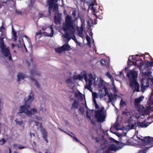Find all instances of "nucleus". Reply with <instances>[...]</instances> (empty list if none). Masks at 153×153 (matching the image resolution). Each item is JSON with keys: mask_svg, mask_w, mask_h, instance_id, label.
I'll use <instances>...</instances> for the list:
<instances>
[{"mask_svg": "<svg viewBox=\"0 0 153 153\" xmlns=\"http://www.w3.org/2000/svg\"><path fill=\"white\" fill-rule=\"evenodd\" d=\"M123 114H124V115L128 117V118H129V119L127 120V122L128 123V125L126 127L123 126L122 128V130H123L124 132L128 131L129 128L132 129L134 128L135 125H136V124H137L138 126L143 128L146 127L148 126L147 123H144L141 122H138V123H134V121L132 120V119H131L132 117V115L133 117H134L137 119L139 118V115L138 113L135 114L134 111L131 112L130 111L127 110L123 111Z\"/></svg>", "mask_w": 153, "mask_h": 153, "instance_id": "1", "label": "nucleus"}, {"mask_svg": "<svg viewBox=\"0 0 153 153\" xmlns=\"http://www.w3.org/2000/svg\"><path fill=\"white\" fill-rule=\"evenodd\" d=\"M72 17L71 16L67 15L65 18V22L63 24V28L65 33L63 35L65 38H67L69 35L68 31L69 30L73 32L75 30L74 24L75 21L72 19Z\"/></svg>", "mask_w": 153, "mask_h": 153, "instance_id": "2", "label": "nucleus"}, {"mask_svg": "<svg viewBox=\"0 0 153 153\" xmlns=\"http://www.w3.org/2000/svg\"><path fill=\"white\" fill-rule=\"evenodd\" d=\"M77 91L78 92L74 93V97L77 98V100H74L73 98L71 97V96H70L69 97L71 100H74L72 105H86L85 100L83 98L82 94L79 91Z\"/></svg>", "mask_w": 153, "mask_h": 153, "instance_id": "3", "label": "nucleus"}, {"mask_svg": "<svg viewBox=\"0 0 153 153\" xmlns=\"http://www.w3.org/2000/svg\"><path fill=\"white\" fill-rule=\"evenodd\" d=\"M100 106H95L96 109L95 111V117L97 119V121L99 122H102L104 121L106 117L105 111L103 107H100Z\"/></svg>", "mask_w": 153, "mask_h": 153, "instance_id": "4", "label": "nucleus"}, {"mask_svg": "<svg viewBox=\"0 0 153 153\" xmlns=\"http://www.w3.org/2000/svg\"><path fill=\"white\" fill-rule=\"evenodd\" d=\"M136 137L138 139L137 140H139L138 141L141 142L143 146L147 145L146 148H147L148 149L153 146V137H151L149 136L144 137L141 136L139 137L137 136Z\"/></svg>", "mask_w": 153, "mask_h": 153, "instance_id": "5", "label": "nucleus"}, {"mask_svg": "<svg viewBox=\"0 0 153 153\" xmlns=\"http://www.w3.org/2000/svg\"><path fill=\"white\" fill-rule=\"evenodd\" d=\"M58 0H48L47 4L48 6V11L50 15L51 13V11L57 13L58 12V5L57 4Z\"/></svg>", "mask_w": 153, "mask_h": 153, "instance_id": "6", "label": "nucleus"}, {"mask_svg": "<svg viewBox=\"0 0 153 153\" xmlns=\"http://www.w3.org/2000/svg\"><path fill=\"white\" fill-rule=\"evenodd\" d=\"M29 106H22L19 111V113H24L29 116L37 113V110L36 109H33L30 111H29Z\"/></svg>", "mask_w": 153, "mask_h": 153, "instance_id": "7", "label": "nucleus"}, {"mask_svg": "<svg viewBox=\"0 0 153 153\" xmlns=\"http://www.w3.org/2000/svg\"><path fill=\"white\" fill-rule=\"evenodd\" d=\"M153 111V106H140L138 111L143 115L149 114Z\"/></svg>", "mask_w": 153, "mask_h": 153, "instance_id": "8", "label": "nucleus"}, {"mask_svg": "<svg viewBox=\"0 0 153 153\" xmlns=\"http://www.w3.org/2000/svg\"><path fill=\"white\" fill-rule=\"evenodd\" d=\"M0 48L1 49V52L2 54L6 58H8L9 60H12V58L9 48H6L5 45L2 44Z\"/></svg>", "mask_w": 153, "mask_h": 153, "instance_id": "9", "label": "nucleus"}, {"mask_svg": "<svg viewBox=\"0 0 153 153\" xmlns=\"http://www.w3.org/2000/svg\"><path fill=\"white\" fill-rule=\"evenodd\" d=\"M138 73L137 72L134 70H130L126 76L129 79L130 82H134L137 81Z\"/></svg>", "mask_w": 153, "mask_h": 153, "instance_id": "10", "label": "nucleus"}, {"mask_svg": "<svg viewBox=\"0 0 153 153\" xmlns=\"http://www.w3.org/2000/svg\"><path fill=\"white\" fill-rule=\"evenodd\" d=\"M103 88L104 89L105 91V94H102L100 95V97L101 98L103 97L104 96H108V102H112L113 100L114 99V98L115 99H116L117 97H118V96L116 94H115L114 95V96L111 93V94H110L108 92V90L107 89V88H106L105 86H104L103 87Z\"/></svg>", "mask_w": 153, "mask_h": 153, "instance_id": "11", "label": "nucleus"}, {"mask_svg": "<svg viewBox=\"0 0 153 153\" xmlns=\"http://www.w3.org/2000/svg\"><path fill=\"white\" fill-rule=\"evenodd\" d=\"M34 99V94L31 91L28 96L27 99L24 100V105H30Z\"/></svg>", "mask_w": 153, "mask_h": 153, "instance_id": "12", "label": "nucleus"}, {"mask_svg": "<svg viewBox=\"0 0 153 153\" xmlns=\"http://www.w3.org/2000/svg\"><path fill=\"white\" fill-rule=\"evenodd\" d=\"M30 76H29V77L30 78L31 80L33 81H35V85L36 87L37 88H39L40 86V85L39 84L37 81V80H35V79L32 76H34V75H40V73H37L35 70H31L30 71Z\"/></svg>", "mask_w": 153, "mask_h": 153, "instance_id": "13", "label": "nucleus"}, {"mask_svg": "<svg viewBox=\"0 0 153 153\" xmlns=\"http://www.w3.org/2000/svg\"><path fill=\"white\" fill-rule=\"evenodd\" d=\"M130 85L133 89V92H139L140 91L139 84L137 81L133 82H130Z\"/></svg>", "mask_w": 153, "mask_h": 153, "instance_id": "14", "label": "nucleus"}, {"mask_svg": "<svg viewBox=\"0 0 153 153\" xmlns=\"http://www.w3.org/2000/svg\"><path fill=\"white\" fill-rule=\"evenodd\" d=\"M118 149V147L116 146L115 145L113 144H110L109 145L108 149L107 150V153H111V151L116 152Z\"/></svg>", "mask_w": 153, "mask_h": 153, "instance_id": "15", "label": "nucleus"}, {"mask_svg": "<svg viewBox=\"0 0 153 153\" xmlns=\"http://www.w3.org/2000/svg\"><path fill=\"white\" fill-rule=\"evenodd\" d=\"M144 98L143 96H141L138 98H135L134 100V105H140V103L143 100Z\"/></svg>", "mask_w": 153, "mask_h": 153, "instance_id": "16", "label": "nucleus"}, {"mask_svg": "<svg viewBox=\"0 0 153 153\" xmlns=\"http://www.w3.org/2000/svg\"><path fill=\"white\" fill-rule=\"evenodd\" d=\"M26 75L22 73H19L17 75V80L18 82L20 81L21 80L24 79Z\"/></svg>", "mask_w": 153, "mask_h": 153, "instance_id": "17", "label": "nucleus"}, {"mask_svg": "<svg viewBox=\"0 0 153 153\" xmlns=\"http://www.w3.org/2000/svg\"><path fill=\"white\" fill-rule=\"evenodd\" d=\"M153 96V88L152 89V92L151 93L150 97L149 100L147 101L148 105H153V101L151 100V98Z\"/></svg>", "mask_w": 153, "mask_h": 153, "instance_id": "18", "label": "nucleus"}, {"mask_svg": "<svg viewBox=\"0 0 153 153\" xmlns=\"http://www.w3.org/2000/svg\"><path fill=\"white\" fill-rule=\"evenodd\" d=\"M128 63V67H131V66L134 65H136L137 63L136 62H135L133 61H131V60L129 58H128V60L127 61Z\"/></svg>", "mask_w": 153, "mask_h": 153, "instance_id": "19", "label": "nucleus"}, {"mask_svg": "<svg viewBox=\"0 0 153 153\" xmlns=\"http://www.w3.org/2000/svg\"><path fill=\"white\" fill-rule=\"evenodd\" d=\"M54 20L56 24H59L61 22V18L59 16H54Z\"/></svg>", "mask_w": 153, "mask_h": 153, "instance_id": "20", "label": "nucleus"}, {"mask_svg": "<svg viewBox=\"0 0 153 153\" xmlns=\"http://www.w3.org/2000/svg\"><path fill=\"white\" fill-rule=\"evenodd\" d=\"M64 51L69 50L70 46L68 43H65L62 46Z\"/></svg>", "mask_w": 153, "mask_h": 153, "instance_id": "21", "label": "nucleus"}, {"mask_svg": "<svg viewBox=\"0 0 153 153\" xmlns=\"http://www.w3.org/2000/svg\"><path fill=\"white\" fill-rule=\"evenodd\" d=\"M12 34L13 35V38L14 39L15 41L17 40V36L16 32L14 30L13 28L12 27Z\"/></svg>", "mask_w": 153, "mask_h": 153, "instance_id": "22", "label": "nucleus"}, {"mask_svg": "<svg viewBox=\"0 0 153 153\" xmlns=\"http://www.w3.org/2000/svg\"><path fill=\"white\" fill-rule=\"evenodd\" d=\"M62 48V46L60 47L56 48L55 50L56 52L58 53H61L62 51H64Z\"/></svg>", "mask_w": 153, "mask_h": 153, "instance_id": "23", "label": "nucleus"}, {"mask_svg": "<svg viewBox=\"0 0 153 153\" xmlns=\"http://www.w3.org/2000/svg\"><path fill=\"white\" fill-rule=\"evenodd\" d=\"M121 143L125 145H129L130 144L128 140H126V141H125L123 139H122Z\"/></svg>", "mask_w": 153, "mask_h": 153, "instance_id": "24", "label": "nucleus"}, {"mask_svg": "<svg viewBox=\"0 0 153 153\" xmlns=\"http://www.w3.org/2000/svg\"><path fill=\"white\" fill-rule=\"evenodd\" d=\"M149 85H144L143 83H142L141 85V90L142 91H144L146 88V87H148Z\"/></svg>", "mask_w": 153, "mask_h": 153, "instance_id": "25", "label": "nucleus"}, {"mask_svg": "<svg viewBox=\"0 0 153 153\" xmlns=\"http://www.w3.org/2000/svg\"><path fill=\"white\" fill-rule=\"evenodd\" d=\"M152 65L153 66V62L148 61L146 65V67H148Z\"/></svg>", "mask_w": 153, "mask_h": 153, "instance_id": "26", "label": "nucleus"}, {"mask_svg": "<svg viewBox=\"0 0 153 153\" xmlns=\"http://www.w3.org/2000/svg\"><path fill=\"white\" fill-rule=\"evenodd\" d=\"M42 134L43 135V137L44 139H45V140L47 141V133L45 131H43L42 133Z\"/></svg>", "mask_w": 153, "mask_h": 153, "instance_id": "27", "label": "nucleus"}, {"mask_svg": "<svg viewBox=\"0 0 153 153\" xmlns=\"http://www.w3.org/2000/svg\"><path fill=\"white\" fill-rule=\"evenodd\" d=\"M16 124L19 125H21L23 123V122L22 120H19L18 119H16L15 120Z\"/></svg>", "mask_w": 153, "mask_h": 153, "instance_id": "28", "label": "nucleus"}, {"mask_svg": "<svg viewBox=\"0 0 153 153\" xmlns=\"http://www.w3.org/2000/svg\"><path fill=\"white\" fill-rule=\"evenodd\" d=\"M50 28L51 30V33H50L49 36L50 37H52L53 36L54 33V30L52 25H51L50 26Z\"/></svg>", "mask_w": 153, "mask_h": 153, "instance_id": "29", "label": "nucleus"}, {"mask_svg": "<svg viewBox=\"0 0 153 153\" xmlns=\"http://www.w3.org/2000/svg\"><path fill=\"white\" fill-rule=\"evenodd\" d=\"M91 85L88 84H86L85 85V87L86 88H87L90 91H92V89L91 87Z\"/></svg>", "mask_w": 153, "mask_h": 153, "instance_id": "30", "label": "nucleus"}, {"mask_svg": "<svg viewBox=\"0 0 153 153\" xmlns=\"http://www.w3.org/2000/svg\"><path fill=\"white\" fill-rule=\"evenodd\" d=\"M66 82L67 83H68L69 84H71V85L72 84V81L71 79V78H70L68 79H67L66 80Z\"/></svg>", "mask_w": 153, "mask_h": 153, "instance_id": "31", "label": "nucleus"}, {"mask_svg": "<svg viewBox=\"0 0 153 153\" xmlns=\"http://www.w3.org/2000/svg\"><path fill=\"white\" fill-rule=\"evenodd\" d=\"M15 12L18 15H22V12L19 10L16 9L15 10Z\"/></svg>", "mask_w": 153, "mask_h": 153, "instance_id": "32", "label": "nucleus"}, {"mask_svg": "<svg viewBox=\"0 0 153 153\" xmlns=\"http://www.w3.org/2000/svg\"><path fill=\"white\" fill-rule=\"evenodd\" d=\"M4 38H2L1 37H0V47H1V45L2 44L4 45H5L4 43Z\"/></svg>", "mask_w": 153, "mask_h": 153, "instance_id": "33", "label": "nucleus"}, {"mask_svg": "<svg viewBox=\"0 0 153 153\" xmlns=\"http://www.w3.org/2000/svg\"><path fill=\"white\" fill-rule=\"evenodd\" d=\"M6 142V140L4 139L0 140V144L1 145H3Z\"/></svg>", "mask_w": 153, "mask_h": 153, "instance_id": "34", "label": "nucleus"}, {"mask_svg": "<svg viewBox=\"0 0 153 153\" xmlns=\"http://www.w3.org/2000/svg\"><path fill=\"white\" fill-rule=\"evenodd\" d=\"M92 97L93 99H96L97 98V94L96 92L92 93Z\"/></svg>", "mask_w": 153, "mask_h": 153, "instance_id": "35", "label": "nucleus"}, {"mask_svg": "<svg viewBox=\"0 0 153 153\" xmlns=\"http://www.w3.org/2000/svg\"><path fill=\"white\" fill-rule=\"evenodd\" d=\"M106 75L108 76L109 78L111 79L112 78V76L111 74L108 72H107L106 74Z\"/></svg>", "mask_w": 153, "mask_h": 153, "instance_id": "36", "label": "nucleus"}, {"mask_svg": "<svg viewBox=\"0 0 153 153\" xmlns=\"http://www.w3.org/2000/svg\"><path fill=\"white\" fill-rule=\"evenodd\" d=\"M124 104L126 105V103L125 101H123V100L121 99L120 102V105H123Z\"/></svg>", "mask_w": 153, "mask_h": 153, "instance_id": "37", "label": "nucleus"}, {"mask_svg": "<svg viewBox=\"0 0 153 153\" xmlns=\"http://www.w3.org/2000/svg\"><path fill=\"white\" fill-rule=\"evenodd\" d=\"M86 40L88 42H90V41H91V39L90 37L88 36V35H87L86 36Z\"/></svg>", "mask_w": 153, "mask_h": 153, "instance_id": "38", "label": "nucleus"}, {"mask_svg": "<svg viewBox=\"0 0 153 153\" xmlns=\"http://www.w3.org/2000/svg\"><path fill=\"white\" fill-rule=\"evenodd\" d=\"M93 104H94V105H98L96 102V99H93Z\"/></svg>", "mask_w": 153, "mask_h": 153, "instance_id": "39", "label": "nucleus"}, {"mask_svg": "<svg viewBox=\"0 0 153 153\" xmlns=\"http://www.w3.org/2000/svg\"><path fill=\"white\" fill-rule=\"evenodd\" d=\"M88 84H89L91 85H92V80L91 79H88Z\"/></svg>", "mask_w": 153, "mask_h": 153, "instance_id": "40", "label": "nucleus"}, {"mask_svg": "<svg viewBox=\"0 0 153 153\" xmlns=\"http://www.w3.org/2000/svg\"><path fill=\"white\" fill-rule=\"evenodd\" d=\"M102 61L101 62V65L102 66L105 65V59H102Z\"/></svg>", "mask_w": 153, "mask_h": 153, "instance_id": "41", "label": "nucleus"}, {"mask_svg": "<svg viewBox=\"0 0 153 153\" xmlns=\"http://www.w3.org/2000/svg\"><path fill=\"white\" fill-rule=\"evenodd\" d=\"M82 78V76L80 74L79 75H78L77 76V77L76 78H75V79H81Z\"/></svg>", "mask_w": 153, "mask_h": 153, "instance_id": "42", "label": "nucleus"}, {"mask_svg": "<svg viewBox=\"0 0 153 153\" xmlns=\"http://www.w3.org/2000/svg\"><path fill=\"white\" fill-rule=\"evenodd\" d=\"M131 59H132L133 60H135V59H136V56H135L134 55H132V56H130V57H129V58H131Z\"/></svg>", "mask_w": 153, "mask_h": 153, "instance_id": "43", "label": "nucleus"}, {"mask_svg": "<svg viewBox=\"0 0 153 153\" xmlns=\"http://www.w3.org/2000/svg\"><path fill=\"white\" fill-rule=\"evenodd\" d=\"M83 25V24L82 23L80 27V30L82 32H83L84 30V26Z\"/></svg>", "mask_w": 153, "mask_h": 153, "instance_id": "44", "label": "nucleus"}, {"mask_svg": "<svg viewBox=\"0 0 153 153\" xmlns=\"http://www.w3.org/2000/svg\"><path fill=\"white\" fill-rule=\"evenodd\" d=\"M26 147L25 146H18V148L19 149H23L25 148Z\"/></svg>", "mask_w": 153, "mask_h": 153, "instance_id": "45", "label": "nucleus"}, {"mask_svg": "<svg viewBox=\"0 0 153 153\" xmlns=\"http://www.w3.org/2000/svg\"><path fill=\"white\" fill-rule=\"evenodd\" d=\"M42 31L41 30H39L38 32H37L36 33V35H38L39 34H42Z\"/></svg>", "mask_w": 153, "mask_h": 153, "instance_id": "46", "label": "nucleus"}, {"mask_svg": "<svg viewBox=\"0 0 153 153\" xmlns=\"http://www.w3.org/2000/svg\"><path fill=\"white\" fill-rule=\"evenodd\" d=\"M110 140L111 141H113V142H115V143H118V141H117V140H114V139H113V138H111V139Z\"/></svg>", "mask_w": 153, "mask_h": 153, "instance_id": "47", "label": "nucleus"}, {"mask_svg": "<svg viewBox=\"0 0 153 153\" xmlns=\"http://www.w3.org/2000/svg\"><path fill=\"white\" fill-rule=\"evenodd\" d=\"M92 8L93 11L96 12V11L97 10L94 7H92Z\"/></svg>", "mask_w": 153, "mask_h": 153, "instance_id": "48", "label": "nucleus"}, {"mask_svg": "<svg viewBox=\"0 0 153 153\" xmlns=\"http://www.w3.org/2000/svg\"><path fill=\"white\" fill-rule=\"evenodd\" d=\"M71 136V137H72L74 138V140H76V141H77V142H79V141L77 139V138L76 137H74V136Z\"/></svg>", "mask_w": 153, "mask_h": 153, "instance_id": "49", "label": "nucleus"}, {"mask_svg": "<svg viewBox=\"0 0 153 153\" xmlns=\"http://www.w3.org/2000/svg\"><path fill=\"white\" fill-rule=\"evenodd\" d=\"M45 153H51V152L50 150L47 149L45 150Z\"/></svg>", "mask_w": 153, "mask_h": 153, "instance_id": "50", "label": "nucleus"}, {"mask_svg": "<svg viewBox=\"0 0 153 153\" xmlns=\"http://www.w3.org/2000/svg\"><path fill=\"white\" fill-rule=\"evenodd\" d=\"M4 28V27L3 26H1L0 27V32H1L2 30V29Z\"/></svg>", "mask_w": 153, "mask_h": 153, "instance_id": "51", "label": "nucleus"}, {"mask_svg": "<svg viewBox=\"0 0 153 153\" xmlns=\"http://www.w3.org/2000/svg\"><path fill=\"white\" fill-rule=\"evenodd\" d=\"M72 15H73L74 16H76L75 12L74 11L72 13Z\"/></svg>", "mask_w": 153, "mask_h": 153, "instance_id": "52", "label": "nucleus"}, {"mask_svg": "<svg viewBox=\"0 0 153 153\" xmlns=\"http://www.w3.org/2000/svg\"><path fill=\"white\" fill-rule=\"evenodd\" d=\"M151 82L150 83L152 84H153V78H151Z\"/></svg>", "mask_w": 153, "mask_h": 153, "instance_id": "53", "label": "nucleus"}, {"mask_svg": "<svg viewBox=\"0 0 153 153\" xmlns=\"http://www.w3.org/2000/svg\"><path fill=\"white\" fill-rule=\"evenodd\" d=\"M123 74V72L121 71L120 72L119 74H118V76H120L121 75Z\"/></svg>", "mask_w": 153, "mask_h": 153, "instance_id": "54", "label": "nucleus"}, {"mask_svg": "<svg viewBox=\"0 0 153 153\" xmlns=\"http://www.w3.org/2000/svg\"><path fill=\"white\" fill-rule=\"evenodd\" d=\"M30 135L31 137H34V134L33 133L31 134V133H30Z\"/></svg>", "mask_w": 153, "mask_h": 153, "instance_id": "55", "label": "nucleus"}, {"mask_svg": "<svg viewBox=\"0 0 153 153\" xmlns=\"http://www.w3.org/2000/svg\"><path fill=\"white\" fill-rule=\"evenodd\" d=\"M138 153H146L145 152L144 150H142L140 151Z\"/></svg>", "mask_w": 153, "mask_h": 153, "instance_id": "56", "label": "nucleus"}, {"mask_svg": "<svg viewBox=\"0 0 153 153\" xmlns=\"http://www.w3.org/2000/svg\"><path fill=\"white\" fill-rule=\"evenodd\" d=\"M24 49L25 50L26 52H27V48L25 46V45L24 44Z\"/></svg>", "mask_w": 153, "mask_h": 153, "instance_id": "57", "label": "nucleus"}, {"mask_svg": "<svg viewBox=\"0 0 153 153\" xmlns=\"http://www.w3.org/2000/svg\"><path fill=\"white\" fill-rule=\"evenodd\" d=\"M15 46V45L13 43H12V48H13Z\"/></svg>", "mask_w": 153, "mask_h": 153, "instance_id": "58", "label": "nucleus"}, {"mask_svg": "<svg viewBox=\"0 0 153 153\" xmlns=\"http://www.w3.org/2000/svg\"><path fill=\"white\" fill-rule=\"evenodd\" d=\"M22 45L21 44H19L18 45V47L19 48H20L22 47Z\"/></svg>", "mask_w": 153, "mask_h": 153, "instance_id": "59", "label": "nucleus"}, {"mask_svg": "<svg viewBox=\"0 0 153 153\" xmlns=\"http://www.w3.org/2000/svg\"><path fill=\"white\" fill-rule=\"evenodd\" d=\"M39 15L40 16V17H42V16L43 15V14L42 13H39Z\"/></svg>", "mask_w": 153, "mask_h": 153, "instance_id": "60", "label": "nucleus"}, {"mask_svg": "<svg viewBox=\"0 0 153 153\" xmlns=\"http://www.w3.org/2000/svg\"><path fill=\"white\" fill-rule=\"evenodd\" d=\"M36 119L38 120H40L41 119V118L40 117H38V118H36Z\"/></svg>", "mask_w": 153, "mask_h": 153, "instance_id": "61", "label": "nucleus"}, {"mask_svg": "<svg viewBox=\"0 0 153 153\" xmlns=\"http://www.w3.org/2000/svg\"><path fill=\"white\" fill-rule=\"evenodd\" d=\"M67 38L68 39V41L69 40L71 39V37L69 36Z\"/></svg>", "mask_w": 153, "mask_h": 153, "instance_id": "62", "label": "nucleus"}, {"mask_svg": "<svg viewBox=\"0 0 153 153\" xmlns=\"http://www.w3.org/2000/svg\"><path fill=\"white\" fill-rule=\"evenodd\" d=\"M128 68L129 67L128 66L127 67L125 68L124 69V70L126 71V70H127Z\"/></svg>", "mask_w": 153, "mask_h": 153, "instance_id": "63", "label": "nucleus"}, {"mask_svg": "<svg viewBox=\"0 0 153 153\" xmlns=\"http://www.w3.org/2000/svg\"><path fill=\"white\" fill-rule=\"evenodd\" d=\"M9 153H11V150L10 149H9Z\"/></svg>", "mask_w": 153, "mask_h": 153, "instance_id": "64", "label": "nucleus"}]
</instances>
